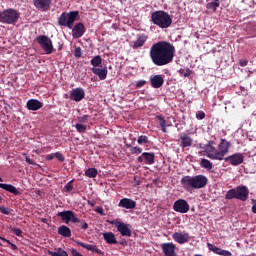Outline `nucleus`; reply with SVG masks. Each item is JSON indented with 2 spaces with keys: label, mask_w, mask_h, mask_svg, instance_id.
<instances>
[{
  "label": "nucleus",
  "mask_w": 256,
  "mask_h": 256,
  "mask_svg": "<svg viewBox=\"0 0 256 256\" xmlns=\"http://www.w3.org/2000/svg\"><path fill=\"white\" fill-rule=\"evenodd\" d=\"M81 229H84V231L89 229V224H87V222L82 223L81 224Z\"/></svg>",
  "instance_id": "bf43d9fd"
},
{
  "label": "nucleus",
  "mask_w": 256,
  "mask_h": 256,
  "mask_svg": "<svg viewBox=\"0 0 256 256\" xmlns=\"http://www.w3.org/2000/svg\"><path fill=\"white\" fill-rule=\"evenodd\" d=\"M249 63V61L245 60V59H240L239 60V65L240 67H247V64Z\"/></svg>",
  "instance_id": "5fc2aeb1"
},
{
  "label": "nucleus",
  "mask_w": 256,
  "mask_h": 256,
  "mask_svg": "<svg viewBox=\"0 0 256 256\" xmlns=\"http://www.w3.org/2000/svg\"><path fill=\"white\" fill-rule=\"evenodd\" d=\"M172 239H174L176 243H179V245H184V243H189V239H191V237L187 232H175L172 235Z\"/></svg>",
  "instance_id": "dca6fc26"
},
{
  "label": "nucleus",
  "mask_w": 256,
  "mask_h": 256,
  "mask_svg": "<svg viewBox=\"0 0 256 256\" xmlns=\"http://www.w3.org/2000/svg\"><path fill=\"white\" fill-rule=\"evenodd\" d=\"M71 215H73V211L66 210L58 213V217L64 221V223L69 224V221H71Z\"/></svg>",
  "instance_id": "c756f323"
},
{
  "label": "nucleus",
  "mask_w": 256,
  "mask_h": 256,
  "mask_svg": "<svg viewBox=\"0 0 256 256\" xmlns=\"http://www.w3.org/2000/svg\"><path fill=\"white\" fill-rule=\"evenodd\" d=\"M148 39L149 36L146 34H138L136 40L132 44V49H141V47L147 43Z\"/></svg>",
  "instance_id": "412c9836"
},
{
  "label": "nucleus",
  "mask_w": 256,
  "mask_h": 256,
  "mask_svg": "<svg viewBox=\"0 0 256 256\" xmlns=\"http://www.w3.org/2000/svg\"><path fill=\"white\" fill-rule=\"evenodd\" d=\"M75 127L78 133H85L87 131V126L84 124H76Z\"/></svg>",
  "instance_id": "ea45409f"
},
{
  "label": "nucleus",
  "mask_w": 256,
  "mask_h": 256,
  "mask_svg": "<svg viewBox=\"0 0 256 256\" xmlns=\"http://www.w3.org/2000/svg\"><path fill=\"white\" fill-rule=\"evenodd\" d=\"M150 21L159 29H169L173 25V18L164 10H157L151 13Z\"/></svg>",
  "instance_id": "f03ea898"
},
{
  "label": "nucleus",
  "mask_w": 256,
  "mask_h": 256,
  "mask_svg": "<svg viewBox=\"0 0 256 256\" xmlns=\"http://www.w3.org/2000/svg\"><path fill=\"white\" fill-rule=\"evenodd\" d=\"M149 55L157 67L169 65L175 58V46L168 41H158L150 47Z\"/></svg>",
  "instance_id": "f257e3e1"
},
{
  "label": "nucleus",
  "mask_w": 256,
  "mask_h": 256,
  "mask_svg": "<svg viewBox=\"0 0 256 256\" xmlns=\"http://www.w3.org/2000/svg\"><path fill=\"white\" fill-rule=\"evenodd\" d=\"M77 245L83 247V249H87V251H92L93 253H97L98 255L104 256L105 252L97 247V245L85 244L81 241H76Z\"/></svg>",
  "instance_id": "6ab92c4d"
},
{
  "label": "nucleus",
  "mask_w": 256,
  "mask_h": 256,
  "mask_svg": "<svg viewBox=\"0 0 256 256\" xmlns=\"http://www.w3.org/2000/svg\"><path fill=\"white\" fill-rule=\"evenodd\" d=\"M252 203H254L253 206H252V213H256V201H255V199H252Z\"/></svg>",
  "instance_id": "052dcab7"
},
{
  "label": "nucleus",
  "mask_w": 256,
  "mask_h": 256,
  "mask_svg": "<svg viewBox=\"0 0 256 256\" xmlns=\"http://www.w3.org/2000/svg\"><path fill=\"white\" fill-rule=\"evenodd\" d=\"M230 147H231V142L223 138L220 140V144L218 145L219 151L217 152L218 161H223V159H225V155L229 153Z\"/></svg>",
  "instance_id": "1a4fd4ad"
},
{
  "label": "nucleus",
  "mask_w": 256,
  "mask_h": 256,
  "mask_svg": "<svg viewBox=\"0 0 256 256\" xmlns=\"http://www.w3.org/2000/svg\"><path fill=\"white\" fill-rule=\"evenodd\" d=\"M52 256H69L67 251L63 250V248H58L56 252H50Z\"/></svg>",
  "instance_id": "e433bc0d"
},
{
  "label": "nucleus",
  "mask_w": 256,
  "mask_h": 256,
  "mask_svg": "<svg viewBox=\"0 0 256 256\" xmlns=\"http://www.w3.org/2000/svg\"><path fill=\"white\" fill-rule=\"evenodd\" d=\"M77 19H79V11L63 12L58 18V25L73 29V25H75Z\"/></svg>",
  "instance_id": "20e7f679"
},
{
  "label": "nucleus",
  "mask_w": 256,
  "mask_h": 256,
  "mask_svg": "<svg viewBox=\"0 0 256 256\" xmlns=\"http://www.w3.org/2000/svg\"><path fill=\"white\" fill-rule=\"evenodd\" d=\"M79 123H87L89 121V115L78 117Z\"/></svg>",
  "instance_id": "8fccbe9b"
},
{
  "label": "nucleus",
  "mask_w": 256,
  "mask_h": 256,
  "mask_svg": "<svg viewBox=\"0 0 256 256\" xmlns=\"http://www.w3.org/2000/svg\"><path fill=\"white\" fill-rule=\"evenodd\" d=\"M149 81L153 89H161L165 85V76L161 74L152 75Z\"/></svg>",
  "instance_id": "f8f14e48"
},
{
  "label": "nucleus",
  "mask_w": 256,
  "mask_h": 256,
  "mask_svg": "<svg viewBox=\"0 0 256 256\" xmlns=\"http://www.w3.org/2000/svg\"><path fill=\"white\" fill-rule=\"evenodd\" d=\"M196 118L199 119L200 121L205 119V112L203 111L196 112Z\"/></svg>",
  "instance_id": "3c124183"
},
{
  "label": "nucleus",
  "mask_w": 256,
  "mask_h": 256,
  "mask_svg": "<svg viewBox=\"0 0 256 256\" xmlns=\"http://www.w3.org/2000/svg\"><path fill=\"white\" fill-rule=\"evenodd\" d=\"M11 211H13L11 208L0 206V212H2L3 215H11Z\"/></svg>",
  "instance_id": "c03bdc74"
},
{
  "label": "nucleus",
  "mask_w": 256,
  "mask_h": 256,
  "mask_svg": "<svg viewBox=\"0 0 256 256\" xmlns=\"http://www.w3.org/2000/svg\"><path fill=\"white\" fill-rule=\"evenodd\" d=\"M96 213H99V215H105V210L103 209V207H97Z\"/></svg>",
  "instance_id": "4d7b16f0"
},
{
  "label": "nucleus",
  "mask_w": 256,
  "mask_h": 256,
  "mask_svg": "<svg viewBox=\"0 0 256 256\" xmlns=\"http://www.w3.org/2000/svg\"><path fill=\"white\" fill-rule=\"evenodd\" d=\"M192 179L194 180V187L196 189H203V187H207V184L209 183L207 176L202 174L192 176Z\"/></svg>",
  "instance_id": "ddd939ff"
},
{
  "label": "nucleus",
  "mask_w": 256,
  "mask_h": 256,
  "mask_svg": "<svg viewBox=\"0 0 256 256\" xmlns=\"http://www.w3.org/2000/svg\"><path fill=\"white\" fill-rule=\"evenodd\" d=\"M33 5L38 11H49L51 8V0H32Z\"/></svg>",
  "instance_id": "a211bd4d"
},
{
  "label": "nucleus",
  "mask_w": 256,
  "mask_h": 256,
  "mask_svg": "<svg viewBox=\"0 0 256 256\" xmlns=\"http://www.w3.org/2000/svg\"><path fill=\"white\" fill-rule=\"evenodd\" d=\"M180 183L185 191H188V193H191L192 191H195V182L193 180V176H183L180 180Z\"/></svg>",
  "instance_id": "9b49d317"
},
{
  "label": "nucleus",
  "mask_w": 256,
  "mask_h": 256,
  "mask_svg": "<svg viewBox=\"0 0 256 256\" xmlns=\"http://www.w3.org/2000/svg\"><path fill=\"white\" fill-rule=\"evenodd\" d=\"M19 17H21L19 11L13 8H8L0 12V23H4L5 25H15V23L19 21Z\"/></svg>",
  "instance_id": "39448f33"
},
{
  "label": "nucleus",
  "mask_w": 256,
  "mask_h": 256,
  "mask_svg": "<svg viewBox=\"0 0 256 256\" xmlns=\"http://www.w3.org/2000/svg\"><path fill=\"white\" fill-rule=\"evenodd\" d=\"M26 107L29 111H39L43 107V102L37 99H30L27 101Z\"/></svg>",
  "instance_id": "5701e85b"
},
{
  "label": "nucleus",
  "mask_w": 256,
  "mask_h": 256,
  "mask_svg": "<svg viewBox=\"0 0 256 256\" xmlns=\"http://www.w3.org/2000/svg\"><path fill=\"white\" fill-rule=\"evenodd\" d=\"M215 145V141L210 140L207 142V144L204 145V149H205V153H206V157H208V159H212V161H219V157L217 154V148L214 147Z\"/></svg>",
  "instance_id": "6e6552de"
},
{
  "label": "nucleus",
  "mask_w": 256,
  "mask_h": 256,
  "mask_svg": "<svg viewBox=\"0 0 256 256\" xmlns=\"http://www.w3.org/2000/svg\"><path fill=\"white\" fill-rule=\"evenodd\" d=\"M157 119L159 121L160 127H167V120H165V117H163V115H158Z\"/></svg>",
  "instance_id": "a19ab883"
},
{
  "label": "nucleus",
  "mask_w": 256,
  "mask_h": 256,
  "mask_svg": "<svg viewBox=\"0 0 256 256\" xmlns=\"http://www.w3.org/2000/svg\"><path fill=\"white\" fill-rule=\"evenodd\" d=\"M90 63L94 69H97V67H99V65H101V63H103V58H101L99 55L94 56L91 59Z\"/></svg>",
  "instance_id": "f704fd0d"
},
{
  "label": "nucleus",
  "mask_w": 256,
  "mask_h": 256,
  "mask_svg": "<svg viewBox=\"0 0 256 256\" xmlns=\"http://www.w3.org/2000/svg\"><path fill=\"white\" fill-rule=\"evenodd\" d=\"M92 73L94 75H97L100 81H105L107 79V74L109 73V71L107 70V67H104L102 69L92 68Z\"/></svg>",
  "instance_id": "a878e982"
},
{
  "label": "nucleus",
  "mask_w": 256,
  "mask_h": 256,
  "mask_svg": "<svg viewBox=\"0 0 256 256\" xmlns=\"http://www.w3.org/2000/svg\"><path fill=\"white\" fill-rule=\"evenodd\" d=\"M130 152L132 155H141L143 153V149L139 146L131 147Z\"/></svg>",
  "instance_id": "58836bf2"
},
{
  "label": "nucleus",
  "mask_w": 256,
  "mask_h": 256,
  "mask_svg": "<svg viewBox=\"0 0 256 256\" xmlns=\"http://www.w3.org/2000/svg\"><path fill=\"white\" fill-rule=\"evenodd\" d=\"M161 249L165 256H176L175 249H177V246L173 243H163Z\"/></svg>",
  "instance_id": "aec40b11"
},
{
  "label": "nucleus",
  "mask_w": 256,
  "mask_h": 256,
  "mask_svg": "<svg viewBox=\"0 0 256 256\" xmlns=\"http://www.w3.org/2000/svg\"><path fill=\"white\" fill-rule=\"evenodd\" d=\"M163 133H167V126L161 127Z\"/></svg>",
  "instance_id": "e2e57ef3"
},
{
  "label": "nucleus",
  "mask_w": 256,
  "mask_h": 256,
  "mask_svg": "<svg viewBox=\"0 0 256 256\" xmlns=\"http://www.w3.org/2000/svg\"><path fill=\"white\" fill-rule=\"evenodd\" d=\"M12 233H14V235H16L17 237H22L23 230H21L20 228H12Z\"/></svg>",
  "instance_id": "49530a36"
},
{
  "label": "nucleus",
  "mask_w": 256,
  "mask_h": 256,
  "mask_svg": "<svg viewBox=\"0 0 256 256\" xmlns=\"http://www.w3.org/2000/svg\"><path fill=\"white\" fill-rule=\"evenodd\" d=\"M173 209L176 213H189V202L184 199H178L174 202Z\"/></svg>",
  "instance_id": "9d476101"
},
{
  "label": "nucleus",
  "mask_w": 256,
  "mask_h": 256,
  "mask_svg": "<svg viewBox=\"0 0 256 256\" xmlns=\"http://www.w3.org/2000/svg\"><path fill=\"white\" fill-rule=\"evenodd\" d=\"M180 77H191V75H193V70L189 69V68H181L178 71Z\"/></svg>",
  "instance_id": "c9c22d12"
},
{
  "label": "nucleus",
  "mask_w": 256,
  "mask_h": 256,
  "mask_svg": "<svg viewBox=\"0 0 256 256\" xmlns=\"http://www.w3.org/2000/svg\"><path fill=\"white\" fill-rule=\"evenodd\" d=\"M70 99L76 103L83 101V99H85V90L83 88L72 89L70 92Z\"/></svg>",
  "instance_id": "4468645a"
},
{
  "label": "nucleus",
  "mask_w": 256,
  "mask_h": 256,
  "mask_svg": "<svg viewBox=\"0 0 256 256\" xmlns=\"http://www.w3.org/2000/svg\"><path fill=\"white\" fill-rule=\"evenodd\" d=\"M225 161L229 162L230 165L237 167V165H241V163H243L244 157H243V154L241 153H235L231 156L226 157Z\"/></svg>",
  "instance_id": "f3484780"
},
{
  "label": "nucleus",
  "mask_w": 256,
  "mask_h": 256,
  "mask_svg": "<svg viewBox=\"0 0 256 256\" xmlns=\"http://www.w3.org/2000/svg\"><path fill=\"white\" fill-rule=\"evenodd\" d=\"M53 159H55V153L46 155V161H53Z\"/></svg>",
  "instance_id": "13d9d810"
},
{
  "label": "nucleus",
  "mask_w": 256,
  "mask_h": 256,
  "mask_svg": "<svg viewBox=\"0 0 256 256\" xmlns=\"http://www.w3.org/2000/svg\"><path fill=\"white\" fill-rule=\"evenodd\" d=\"M143 156H139L138 158H137V161H138V163H143Z\"/></svg>",
  "instance_id": "680f3d73"
},
{
  "label": "nucleus",
  "mask_w": 256,
  "mask_h": 256,
  "mask_svg": "<svg viewBox=\"0 0 256 256\" xmlns=\"http://www.w3.org/2000/svg\"><path fill=\"white\" fill-rule=\"evenodd\" d=\"M138 145H147L149 143V137L142 135L137 140Z\"/></svg>",
  "instance_id": "4c0bfd02"
},
{
  "label": "nucleus",
  "mask_w": 256,
  "mask_h": 256,
  "mask_svg": "<svg viewBox=\"0 0 256 256\" xmlns=\"http://www.w3.org/2000/svg\"><path fill=\"white\" fill-rule=\"evenodd\" d=\"M120 245H125V243L124 242H120Z\"/></svg>",
  "instance_id": "338daca9"
},
{
  "label": "nucleus",
  "mask_w": 256,
  "mask_h": 256,
  "mask_svg": "<svg viewBox=\"0 0 256 256\" xmlns=\"http://www.w3.org/2000/svg\"><path fill=\"white\" fill-rule=\"evenodd\" d=\"M103 239L108 243V245H117V238H115V234L113 232H105L103 234Z\"/></svg>",
  "instance_id": "bb28decb"
},
{
  "label": "nucleus",
  "mask_w": 256,
  "mask_h": 256,
  "mask_svg": "<svg viewBox=\"0 0 256 256\" xmlns=\"http://www.w3.org/2000/svg\"><path fill=\"white\" fill-rule=\"evenodd\" d=\"M127 147H131V144H128Z\"/></svg>",
  "instance_id": "774afa93"
},
{
  "label": "nucleus",
  "mask_w": 256,
  "mask_h": 256,
  "mask_svg": "<svg viewBox=\"0 0 256 256\" xmlns=\"http://www.w3.org/2000/svg\"><path fill=\"white\" fill-rule=\"evenodd\" d=\"M212 2L221 3V0H212Z\"/></svg>",
  "instance_id": "0e129e2a"
},
{
  "label": "nucleus",
  "mask_w": 256,
  "mask_h": 256,
  "mask_svg": "<svg viewBox=\"0 0 256 256\" xmlns=\"http://www.w3.org/2000/svg\"><path fill=\"white\" fill-rule=\"evenodd\" d=\"M0 189H4V191H8V193H12V195H21V192H19L17 188L11 184L0 183Z\"/></svg>",
  "instance_id": "cd10ccee"
},
{
  "label": "nucleus",
  "mask_w": 256,
  "mask_h": 256,
  "mask_svg": "<svg viewBox=\"0 0 256 256\" xmlns=\"http://www.w3.org/2000/svg\"><path fill=\"white\" fill-rule=\"evenodd\" d=\"M61 49H63V46H62V45L59 46L58 51H61Z\"/></svg>",
  "instance_id": "69168bd1"
},
{
  "label": "nucleus",
  "mask_w": 256,
  "mask_h": 256,
  "mask_svg": "<svg viewBox=\"0 0 256 256\" xmlns=\"http://www.w3.org/2000/svg\"><path fill=\"white\" fill-rule=\"evenodd\" d=\"M58 235H61L62 237H71V229L62 225L58 228Z\"/></svg>",
  "instance_id": "7c9ffc66"
},
{
  "label": "nucleus",
  "mask_w": 256,
  "mask_h": 256,
  "mask_svg": "<svg viewBox=\"0 0 256 256\" xmlns=\"http://www.w3.org/2000/svg\"><path fill=\"white\" fill-rule=\"evenodd\" d=\"M70 253L72 256H83L81 253H79V251H77V249L75 248H71Z\"/></svg>",
  "instance_id": "864d4df0"
},
{
  "label": "nucleus",
  "mask_w": 256,
  "mask_h": 256,
  "mask_svg": "<svg viewBox=\"0 0 256 256\" xmlns=\"http://www.w3.org/2000/svg\"><path fill=\"white\" fill-rule=\"evenodd\" d=\"M118 207H122L123 209H135L137 202L130 198H123L120 200Z\"/></svg>",
  "instance_id": "b1692460"
},
{
  "label": "nucleus",
  "mask_w": 256,
  "mask_h": 256,
  "mask_svg": "<svg viewBox=\"0 0 256 256\" xmlns=\"http://www.w3.org/2000/svg\"><path fill=\"white\" fill-rule=\"evenodd\" d=\"M200 167L206 169V171H211V169H213V163L208 159L202 158L200 161Z\"/></svg>",
  "instance_id": "2f4dec72"
},
{
  "label": "nucleus",
  "mask_w": 256,
  "mask_h": 256,
  "mask_svg": "<svg viewBox=\"0 0 256 256\" xmlns=\"http://www.w3.org/2000/svg\"><path fill=\"white\" fill-rule=\"evenodd\" d=\"M64 191L65 193H71V191H73V180H71L64 186Z\"/></svg>",
  "instance_id": "37998d69"
},
{
  "label": "nucleus",
  "mask_w": 256,
  "mask_h": 256,
  "mask_svg": "<svg viewBox=\"0 0 256 256\" xmlns=\"http://www.w3.org/2000/svg\"><path fill=\"white\" fill-rule=\"evenodd\" d=\"M225 199L231 201V199H238V201H247L249 199V188L247 186H237L228 190L225 194Z\"/></svg>",
  "instance_id": "7ed1b4c3"
},
{
  "label": "nucleus",
  "mask_w": 256,
  "mask_h": 256,
  "mask_svg": "<svg viewBox=\"0 0 256 256\" xmlns=\"http://www.w3.org/2000/svg\"><path fill=\"white\" fill-rule=\"evenodd\" d=\"M221 2H209L206 4V9H208V11H212V13H216L217 12V8L220 7Z\"/></svg>",
  "instance_id": "473e14b6"
},
{
  "label": "nucleus",
  "mask_w": 256,
  "mask_h": 256,
  "mask_svg": "<svg viewBox=\"0 0 256 256\" xmlns=\"http://www.w3.org/2000/svg\"><path fill=\"white\" fill-rule=\"evenodd\" d=\"M110 225H114L117 228V231L120 232L122 237H131V225L125 224L117 220L109 221Z\"/></svg>",
  "instance_id": "0eeeda50"
},
{
  "label": "nucleus",
  "mask_w": 256,
  "mask_h": 256,
  "mask_svg": "<svg viewBox=\"0 0 256 256\" xmlns=\"http://www.w3.org/2000/svg\"><path fill=\"white\" fill-rule=\"evenodd\" d=\"M82 55H83V51L81 50V47L75 46L74 57H76V59H80V57H82Z\"/></svg>",
  "instance_id": "79ce46f5"
},
{
  "label": "nucleus",
  "mask_w": 256,
  "mask_h": 256,
  "mask_svg": "<svg viewBox=\"0 0 256 256\" xmlns=\"http://www.w3.org/2000/svg\"><path fill=\"white\" fill-rule=\"evenodd\" d=\"M142 157L146 165H153L155 163V153L143 152Z\"/></svg>",
  "instance_id": "c85d7f7f"
},
{
  "label": "nucleus",
  "mask_w": 256,
  "mask_h": 256,
  "mask_svg": "<svg viewBox=\"0 0 256 256\" xmlns=\"http://www.w3.org/2000/svg\"><path fill=\"white\" fill-rule=\"evenodd\" d=\"M71 29L74 39H81V36L85 35V25L82 22L76 23Z\"/></svg>",
  "instance_id": "2eb2a0df"
},
{
  "label": "nucleus",
  "mask_w": 256,
  "mask_h": 256,
  "mask_svg": "<svg viewBox=\"0 0 256 256\" xmlns=\"http://www.w3.org/2000/svg\"><path fill=\"white\" fill-rule=\"evenodd\" d=\"M85 175H86V177H89V179H95V177H97V175H99V172L97 171L96 168H88L85 171Z\"/></svg>",
  "instance_id": "72a5a7b5"
},
{
  "label": "nucleus",
  "mask_w": 256,
  "mask_h": 256,
  "mask_svg": "<svg viewBox=\"0 0 256 256\" xmlns=\"http://www.w3.org/2000/svg\"><path fill=\"white\" fill-rule=\"evenodd\" d=\"M25 161H26V163H28L29 165H37V164L35 163V161H33V160H31V158H29V156H26V157H25Z\"/></svg>",
  "instance_id": "6e6d98bb"
},
{
  "label": "nucleus",
  "mask_w": 256,
  "mask_h": 256,
  "mask_svg": "<svg viewBox=\"0 0 256 256\" xmlns=\"http://www.w3.org/2000/svg\"><path fill=\"white\" fill-rule=\"evenodd\" d=\"M0 239H1L2 241H7V242L9 243V245H11V249H13V251H17V245L11 243V241H9V240H7V239H5V238H3V237H0Z\"/></svg>",
  "instance_id": "603ef678"
},
{
  "label": "nucleus",
  "mask_w": 256,
  "mask_h": 256,
  "mask_svg": "<svg viewBox=\"0 0 256 256\" xmlns=\"http://www.w3.org/2000/svg\"><path fill=\"white\" fill-rule=\"evenodd\" d=\"M193 146V138L189 136L187 133H182L180 135V147L182 149H185L187 147H192Z\"/></svg>",
  "instance_id": "393cba45"
},
{
  "label": "nucleus",
  "mask_w": 256,
  "mask_h": 256,
  "mask_svg": "<svg viewBox=\"0 0 256 256\" xmlns=\"http://www.w3.org/2000/svg\"><path fill=\"white\" fill-rule=\"evenodd\" d=\"M54 157H56V159L58 161H60L61 163H63V161H65V156L61 152L54 153Z\"/></svg>",
  "instance_id": "a18cd8bd"
},
{
  "label": "nucleus",
  "mask_w": 256,
  "mask_h": 256,
  "mask_svg": "<svg viewBox=\"0 0 256 256\" xmlns=\"http://www.w3.org/2000/svg\"><path fill=\"white\" fill-rule=\"evenodd\" d=\"M145 85H147V81H145V80H139L136 82L137 89H141V87H145Z\"/></svg>",
  "instance_id": "09e8293b"
},
{
  "label": "nucleus",
  "mask_w": 256,
  "mask_h": 256,
  "mask_svg": "<svg viewBox=\"0 0 256 256\" xmlns=\"http://www.w3.org/2000/svg\"><path fill=\"white\" fill-rule=\"evenodd\" d=\"M36 43L44 50L46 55H51L55 48L53 47V40L47 35H40L36 37Z\"/></svg>",
  "instance_id": "423d86ee"
},
{
  "label": "nucleus",
  "mask_w": 256,
  "mask_h": 256,
  "mask_svg": "<svg viewBox=\"0 0 256 256\" xmlns=\"http://www.w3.org/2000/svg\"><path fill=\"white\" fill-rule=\"evenodd\" d=\"M70 221H72V223H81V219L75 216V212L73 211H72V215L70 216Z\"/></svg>",
  "instance_id": "de8ad7c7"
},
{
  "label": "nucleus",
  "mask_w": 256,
  "mask_h": 256,
  "mask_svg": "<svg viewBox=\"0 0 256 256\" xmlns=\"http://www.w3.org/2000/svg\"><path fill=\"white\" fill-rule=\"evenodd\" d=\"M207 247L209 251H212V253H215V255H221V256H232L233 254L229 250H223L211 243H207Z\"/></svg>",
  "instance_id": "4be33fe9"
}]
</instances>
